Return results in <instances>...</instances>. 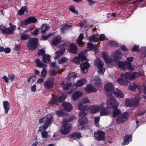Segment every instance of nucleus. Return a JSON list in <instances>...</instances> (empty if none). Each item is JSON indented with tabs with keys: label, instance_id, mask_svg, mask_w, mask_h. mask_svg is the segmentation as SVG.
Returning a JSON list of instances; mask_svg holds the SVG:
<instances>
[{
	"label": "nucleus",
	"instance_id": "4",
	"mask_svg": "<svg viewBox=\"0 0 146 146\" xmlns=\"http://www.w3.org/2000/svg\"><path fill=\"white\" fill-rule=\"evenodd\" d=\"M10 26L7 28L6 26L1 25H0V30L4 35H11L13 34L14 31L16 28L15 25L9 24Z\"/></svg>",
	"mask_w": 146,
	"mask_h": 146
},
{
	"label": "nucleus",
	"instance_id": "12",
	"mask_svg": "<svg viewBox=\"0 0 146 146\" xmlns=\"http://www.w3.org/2000/svg\"><path fill=\"white\" fill-rule=\"evenodd\" d=\"M94 136L97 140L102 141L105 139V132L102 131H98L94 134Z\"/></svg>",
	"mask_w": 146,
	"mask_h": 146
},
{
	"label": "nucleus",
	"instance_id": "10",
	"mask_svg": "<svg viewBox=\"0 0 146 146\" xmlns=\"http://www.w3.org/2000/svg\"><path fill=\"white\" fill-rule=\"evenodd\" d=\"M53 120V117L52 114H48L46 117H43L41 118L39 120L40 123H42L43 122L46 123L48 122V124H50L52 123Z\"/></svg>",
	"mask_w": 146,
	"mask_h": 146
},
{
	"label": "nucleus",
	"instance_id": "13",
	"mask_svg": "<svg viewBox=\"0 0 146 146\" xmlns=\"http://www.w3.org/2000/svg\"><path fill=\"white\" fill-rule=\"evenodd\" d=\"M82 117L78 120L79 123L78 128L80 130L84 128V125L88 123V119L86 117Z\"/></svg>",
	"mask_w": 146,
	"mask_h": 146
},
{
	"label": "nucleus",
	"instance_id": "62",
	"mask_svg": "<svg viewBox=\"0 0 146 146\" xmlns=\"http://www.w3.org/2000/svg\"><path fill=\"white\" fill-rule=\"evenodd\" d=\"M45 50L42 49H41L39 51H38L37 53V55L39 56L44 55L43 54L45 53Z\"/></svg>",
	"mask_w": 146,
	"mask_h": 146
},
{
	"label": "nucleus",
	"instance_id": "61",
	"mask_svg": "<svg viewBox=\"0 0 146 146\" xmlns=\"http://www.w3.org/2000/svg\"><path fill=\"white\" fill-rule=\"evenodd\" d=\"M120 48L121 50L123 52L127 51L129 50L127 49L126 46L125 45H122L120 46Z\"/></svg>",
	"mask_w": 146,
	"mask_h": 146
},
{
	"label": "nucleus",
	"instance_id": "7",
	"mask_svg": "<svg viewBox=\"0 0 146 146\" xmlns=\"http://www.w3.org/2000/svg\"><path fill=\"white\" fill-rule=\"evenodd\" d=\"M114 90L113 85L110 83H108L105 85L104 90L106 95L109 97L111 96H113L111 94L114 92Z\"/></svg>",
	"mask_w": 146,
	"mask_h": 146
},
{
	"label": "nucleus",
	"instance_id": "53",
	"mask_svg": "<svg viewBox=\"0 0 146 146\" xmlns=\"http://www.w3.org/2000/svg\"><path fill=\"white\" fill-rule=\"evenodd\" d=\"M140 56L142 59H144L146 56V49H144L143 50L142 52L141 53Z\"/></svg>",
	"mask_w": 146,
	"mask_h": 146
},
{
	"label": "nucleus",
	"instance_id": "11",
	"mask_svg": "<svg viewBox=\"0 0 146 146\" xmlns=\"http://www.w3.org/2000/svg\"><path fill=\"white\" fill-rule=\"evenodd\" d=\"M128 113L127 112L123 113L118 117L116 120V122L118 123H120L126 121L128 118Z\"/></svg>",
	"mask_w": 146,
	"mask_h": 146
},
{
	"label": "nucleus",
	"instance_id": "42",
	"mask_svg": "<svg viewBox=\"0 0 146 146\" xmlns=\"http://www.w3.org/2000/svg\"><path fill=\"white\" fill-rule=\"evenodd\" d=\"M27 8V6L22 7L21 9L18 11V14L19 15H23L24 13V12Z\"/></svg>",
	"mask_w": 146,
	"mask_h": 146
},
{
	"label": "nucleus",
	"instance_id": "24",
	"mask_svg": "<svg viewBox=\"0 0 146 146\" xmlns=\"http://www.w3.org/2000/svg\"><path fill=\"white\" fill-rule=\"evenodd\" d=\"M36 66L40 67H44L41 72L42 74L41 77L42 78H44L46 76L47 73L46 70H45L44 68H46L47 66L46 64H36Z\"/></svg>",
	"mask_w": 146,
	"mask_h": 146
},
{
	"label": "nucleus",
	"instance_id": "25",
	"mask_svg": "<svg viewBox=\"0 0 146 146\" xmlns=\"http://www.w3.org/2000/svg\"><path fill=\"white\" fill-rule=\"evenodd\" d=\"M94 85L96 87L99 86L102 84V80L98 77H95L92 80Z\"/></svg>",
	"mask_w": 146,
	"mask_h": 146
},
{
	"label": "nucleus",
	"instance_id": "43",
	"mask_svg": "<svg viewBox=\"0 0 146 146\" xmlns=\"http://www.w3.org/2000/svg\"><path fill=\"white\" fill-rule=\"evenodd\" d=\"M28 24H29V23L27 19L24 21H21L19 26L21 27H25L26 25Z\"/></svg>",
	"mask_w": 146,
	"mask_h": 146
},
{
	"label": "nucleus",
	"instance_id": "15",
	"mask_svg": "<svg viewBox=\"0 0 146 146\" xmlns=\"http://www.w3.org/2000/svg\"><path fill=\"white\" fill-rule=\"evenodd\" d=\"M68 50L69 52L73 54H76L78 49L77 45L74 43H72L68 45Z\"/></svg>",
	"mask_w": 146,
	"mask_h": 146
},
{
	"label": "nucleus",
	"instance_id": "49",
	"mask_svg": "<svg viewBox=\"0 0 146 146\" xmlns=\"http://www.w3.org/2000/svg\"><path fill=\"white\" fill-rule=\"evenodd\" d=\"M79 56L80 59V60L81 62L86 61L88 59L87 57L84 55L79 54Z\"/></svg>",
	"mask_w": 146,
	"mask_h": 146
},
{
	"label": "nucleus",
	"instance_id": "40",
	"mask_svg": "<svg viewBox=\"0 0 146 146\" xmlns=\"http://www.w3.org/2000/svg\"><path fill=\"white\" fill-rule=\"evenodd\" d=\"M29 24L35 23L37 21V19L34 17H30L27 19Z\"/></svg>",
	"mask_w": 146,
	"mask_h": 146
},
{
	"label": "nucleus",
	"instance_id": "37",
	"mask_svg": "<svg viewBox=\"0 0 146 146\" xmlns=\"http://www.w3.org/2000/svg\"><path fill=\"white\" fill-rule=\"evenodd\" d=\"M59 101L58 97L53 95L51 100L49 102V104L54 105L57 103Z\"/></svg>",
	"mask_w": 146,
	"mask_h": 146
},
{
	"label": "nucleus",
	"instance_id": "5",
	"mask_svg": "<svg viewBox=\"0 0 146 146\" xmlns=\"http://www.w3.org/2000/svg\"><path fill=\"white\" fill-rule=\"evenodd\" d=\"M38 44V39L36 38H33L28 40L27 46L29 50H33L36 48Z\"/></svg>",
	"mask_w": 146,
	"mask_h": 146
},
{
	"label": "nucleus",
	"instance_id": "39",
	"mask_svg": "<svg viewBox=\"0 0 146 146\" xmlns=\"http://www.w3.org/2000/svg\"><path fill=\"white\" fill-rule=\"evenodd\" d=\"M49 29L48 25L46 24H43L40 27L41 33H44Z\"/></svg>",
	"mask_w": 146,
	"mask_h": 146
},
{
	"label": "nucleus",
	"instance_id": "3",
	"mask_svg": "<svg viewBox=\"0 0 146 146\" xmlns=\"http://www.w3.org/2000/svg\"><path fill=\"white\" fill-rule=\"evenodd\" d=\"M107 104L108 108H112L114 110L112 113L113 117H115L121 113V110L117 109L119 106V104L117 103L113 96H111L108 98Z\"/></svg>",
	"mask_w": 146,
	"mask_h": 146
},
{
	"label": "nucleus",
	"instance_id": "26",
	"mask_svg": "<svg viewBox=\"0 0 146 146\" xmlns=\"http://www.w3.org/2000/svg\"><path fill=\"white\" fill-rule=\"evenodd\" d=\"M72 29V25L66 24L62 26L60 29V31L62 33L64 34L65 31L70 30Z\"/></svg>",
	"mask_w": 146,
	"mask_h": 146
},
{
	"label": "nucleus",
	"instance_id": "1",
	"mask_svg": "<svg viewBox=\"0 0 146 146\" xmlns=\"http://www.w3.org/2000/svg\"><path fill=\"white\" fill-rule=\"evenodd\" d=\"M78 107V109L81 111L79 115L80 117H83L88 113V110H90V112L91 114L96 113L99 111L102 107H103V106L102 104L98 105H96L91 106L88 108L87 106H83L82 104H79Z\"/></svg>",
	"mask_w": 146,
	"mask_h": 146
},
{
	"label": "nucleus",
	"instance_id": "45",
	"mask_svg": "<svg viewBox=\"0 0 146 146\" xmlns=\"http://www.w3.org/2000/svg\"><path fill=\"white\" fill-rule=\"evenodd\" d=\"M68 58L64 57H63L59 60L58 62L59 64H62L63 63H66L68 61Z\"/></svg>",
	"mask_w": 146,
	"mask_h": 146
},
{
	"label": "nucleus",
	"instance_id": "47",
	"mask_svg": "<svg viewBox=\"0 0 146 146\" xmlns=\"http://www.w3.org/2000/svg\"><path fill=\"white\" fill-rule=\"evenodd\" d=\"M70 10L74 13L76 15H78V11L76 10L75 9L74 7L73 6H71L69 8Z\"/></svg>",
	"mask_w": 146,
	"mask_h": 146
},
{
	"label": "nucleus",
	"instance_id": "31",
	"mask_svg": "<svg viewBox=\"0 0 146 146\" xmlns=\"http://www.w3.org/2000/svg\"><path fill=\"white\" fill-rule=\"evenodd\" d=\"M3 106L5 110V113L6 114H7L9 109V104L8 102L7 101H5L3 102Z\"/></svg>",
	"mask_w": 146,
	"mask_h": 146
},
{
	"label": "nucleus",
	"instance_id": "64",
	"mask_svg": "<svg viewBox=\"0 0 146 146\" xmlns=\"http://www.w3.org/2000/svg\"><path fill=\"white\" fill-rule=\"evenodd\" d=\"M105 61L106 63L110 64L112 61H113V59L111 57H109L108 56V58H107V60H106Z\"/></svg>",
	"mask_w": 146,
	"mask_h": 146
},
{
	"label": "nucleus",
	"instance_id": "44",
	"mask_svg": "<svg viewBox=\"0 0 146 146\" xmlns=\"http://www.w3.org/2000/svg\"><path fill=\"white\" fill-rule=\"evenodd\" d=\"M21 39L22 40H25L30 38V36L27 34L22 33L21 35Z\"/></svg>",
	"mask_w": 146,
	"mask_h": 146
},
{
	"label": "nucleus",
	"instance_id": "6",
	"mask_svg": "<svg viewBox=\"0 0 146 146\" xmlns=\"http://www.w3.org/2000/svg\"><path fill=\"white\" fill-rule=\"evenodd\" d=\"M65 119H63L62 121L63 125L61 127V133L63 134H68L71 128V125L70 124H67V123L65 122Z\"/></svg>",
	"mask_w": 146,
	"mask_h": 146
},
{
	"label": "nucleus",
	"instance_id": "20",
	"mask_svg": "<svg viewBox=\"0 0 146 146\" xmlns=\"http://www.w3.org/2000/svg\"><path fill=\"white\" fill-rule=\"evenodd\" d=\"M85 90L87 93L89 94L91 92H96L97 89L95 88L92 84H89L85 87Z\"/></svg>",
	"mask_w": 146,
	"mask_h": 146
},
{
	"label": "nucleus",
	"instance_id": "38",
	"mask_svg": "<svg viewBox=\"0 0 146 146\" xmlns=\"http://www.w3.org/2000/svg\"><path fill=\"white\" fill-rule=\"evenodd\" d=\"M99 34L98 33H96L95 34L93 35L92 36L89 37L88 39L90 42H95L98 39V36Z\"/></svg>",
	"mask_w": 146,
	"mask_h": 146
},
{
	"label": "nucleus",
	"instance_id": "46",
	"mask_svg": "<svg viewBox=\"0 0 146 146\" xmlns=\"http://www.w3.org/2000/svg\"><path fill=\"white\" fill-rule=\"evenodd\" d=\"M71 136L75 139H79L81 137L80 133L77 132L74 133L71 135Z\"/></svg>",
	"mask_w": 146,
	"mask_h": 146
},
{
	"label": "nucleus",
	"instance_id": "59",
	"mask_svg": "<svg viewBox=\"0 0 146 146\" xmlns=\"http://www.w3.org/2000/svg\"><path fill=\"white\" fill-rule=\"evenodd\" d=\"M106 36L104 34H101L98 37L99 39L101 41H104L105 39Z\"/></svg>",
	"mask_w": 146,
	"mask_h": 146
},
{
	"label": "nucleus",
	"instance_id": "63",
	"mask_svg": "<svg viewBox=\"0 0 146 146\" xmlns=\"http://www.w3.org/2000/svg\"><path fill=\"white\" fill-rule=\"evenodd\" d=\"M39 31L38 29H35L33 31H31V34L32 35L34 36H36L38 35Z\"/></svg>",
	"mask_w": 146,
	"mask_h": 146
},
{
	"label": "nucleus",
	"instance_id": "33",
	"mask_svg": "<svg viewBox=\"0 0 146 146\" xmlns=\"http://www.w3.org/2000/svg\"><path fill=\"white\" fill-rule=\"evenodd\" d=\"M133 59V57H128L126 58V61L124 62L119 61L117 64H131V62Z\"/></svg>",
	"mask_w": 146,
	"mask_h": 146
},
{
	"label": "nucleus",
	"instance_id": "21",
	"mask_svg": "<svg viewBox=\"0 0 146 146\" xmlns=\"http://www.w3.org/2000/svg\"><path fill=\"white\" fill-rule=\"evenodd\" d=\"M66 46H67L66 44L65 43H64L62 44L61 49L56 52L57 57L61 56L64 53L65 51V47Z\"/></svg>",
	"mask_w": 146,
	"mask_h": 146
},
{
	"label": "nucleus",
	"instance_id": "19",
	"mask_svg": "<svg viewBox=\"0 0 146 146\" xmlns=\"http://www.w3.org/2000/svg\"><path fill=\"white\" fill-rule=\"evenodd\" d=\"M83 93L81 91H75L72 95V98L73 100L75 101L80 97H81Z\"/></svg>",
	"mask_w": 146,
	"mask_h": 146
},
{
	"label": "nucleus",
	"instance_id": "54",
	"mask_svg": "<svg viewBox=\"0 0 146 146\" xmlns=\"http://www.w3.org/2000/svg\"><path fill=\"white\" fill-rule=\"evenodd\" d=\"M73 62L76 64H80V59L79 56L74 57L73 59Z\"/></svg>",
	"mask_w": 146,
	"mask_h": 146
},
{
	"label": "nucleus",
	"instance_id": "14",
	"mask_svg": "<svg viewBox=\"0 0 146 146\" xmlns=\"http://www.w3.org/2000/svg\"><path fill=\"white\" fill-rule=\"evenodd\" d=\"M50 67L52 68L49 72L50 75L51 76H54L56 75L57 71L59 69V68L57 64H51Z\"/></svg>",
	"mask_w": 146,
	"mask_h": 146
},
{
	"label": "nucleus",
	"instance_id": "23",
	"mask_svg": "<svg viewBox=\"0 0 146 146\" xmlns=\"http://www.w3.org/2000/svg\"><path fill=\"white\" fill-rule=\"evenodd\" d=\"M131 135H127L124 137L123 142L122 143L123 145L128 144L130 142L132 141Z\"/></svg>",
	"mask_w": 146,
	"mask_h": 146
},
{
	"label": "nucleus",
	"instance_id": "51",
	"mask_svg": "<svg viewBox=\"0 0 146 146\" xmlns=\"http://www.w3.org/2000/svg\"><path fill=\"white\" fill-rule=\"evenodd\" d=\"M100 120V116L97 117L95 118L94 122L96 126H99V123Z\"/></svg>",
	"mask_w": 146,
	"mask_h": 146
},
{
	"label": "nucleus",
	"instance_id": "17",
	"mask_svg": "<svg viewBox=\"0 0 146 146\" xmlns=\"http://www.w3.org/2000/svg\"><path fill=\"white\" fill-rule=\"evenodd\" d=\"M139 101L138 99L134 100L132 102L129 100L127 99L125 102V105L126 106H136L138 104Z\"/></svg>",
	"mask_w": 146,
	"mask_h": 146
},
{
	"label": "nucleus",
	"instance_id": "34",
	"mask_svg": "<svg viewBox=\"0 0 146 146\" xmlns=\"http://www.w3.org/2000/svg\"><path fill=\"white\" fill-rule=\"evenodd\" d=\"M90 67V64H80L81 70L83 73L87 72L88 69Z\"/></svg>",
	"mask_w": 146,
	"mask_h": 146
},
{
	"label": "nucleus",
	"instance_id": "58",
	"mask_svg": "<svg viewBox=\"0 0 146 146\" xmlns=\"http://www.w3.org/2000/svg\"><path fill=\"white\" fill-rule=\"evenodd\" d=\"M41 135L43 138H46L48 137V132L46 131H44L41 132Z\"/></svg>",
	"mask_w": 146,
	"mask_h": 146
},
{
	"label": "nucleus",
	"instance_id": "16",
	"mask_svg": "<svg viewBox=\"0 0 146 146\" xmlns=\"http://www.w3.org/2000/svg\"><path fill=\"white\" fill-rule=\"evenodd\" d=\"M118 68H120L123 70H126L133 71L134 70L133 66L132 64H117Z\"/></svg>",
	"mask_w": 146,
	"mask_h": 146
},
{
	"label": "nucleus",
	"instance_id": "57",
	"mask_svg": "<svg viewBox=\"0 0 146 146\" xmlns=\"http://www.w3.org/2000/svg\"><path fill=\"white\" fill-rule=\"evenodd\" d=\"M102 57L105 61L107 60L108 58V54L105 52H104L102 54Z\"/></svg>",
	"mask_w": 146,
	"mask_h": 146
},
{
	"label": "nucleus",
	"instance_id": "60",
	"mask_svg": "<svg viewBox=\"0 0 146 146\" xmlns=\"http://www.w3.org/2000/svg\"><path fill=\"white\" fill-rule=\"evenodd\" d=\"M64 114V111L63 110H60L57 111L56 114L59 116H62Z\"/></svg>",
	"mask_w": 146,
	"mask_h": 146
},
{
	"label": "nucleus",
	"instance_id": "2",
	"mask_svg": "<svg viewBox=\"0 0 146 146\" xmlns=\"http://www.w3.org/2000/svg\"><path fill=\"white\" fill-rule=\"evenodd\" d=\"M142 75L140 73L134 72L133 73L126 72L125 74L122 73L121 75V78L117 80V82L119 84L126 86L130 83L131 79Z\"/></svg>",
	"mask_w": 146,
	"mask_h": 146
},
{
	"label": "nucleus",
	"instance_id": "27",
	"mask_svg": "<svg viewBox=\"0 0 146 146\" xmlns=\"http://www.w3.org/2000/svg\"><path fill=\"white\" fill-rule=\"evenodd\" d=\"M62 106L64 107L66 111H71L72 109V105L69 103L64 102L62 104Z\"/></svg>",
	"mask_w": 146,
	"mask_h": 146
},
{
	"label": "nucleus",
	"instance_id": "9",
	"mask_svg": "<svg viewBox=\"0 0 146 146\" xmlns=\"http://www.w3.org/2000/svg\"><path fill=\"white\" fill-rule=\"evenodd\" d=\"M54 79L53 78H48L45 82L44 83V86L45 88L47 89L52 88L54 85Z\"/></svg>",
	"mask_w": 146,
	"mask_h": 146
},
{
	"label": "nucleus",
	"instance_id": "32",
	"mask_svg": "<svg viewBox=\"0 0 146 146\" xmlns=\"http://www.w3.org/2000/svg\"><path fill=\"white\" fill-rule=\"evenodd\" d=\"M115 96L118 98H123L124 94L123 92L119 89L117 88L115 92H113Z\"/></svg>",
	"mask_w": 146,
	"mask_h": 146
},
{
	"label": "nucleus",
	"instance_id": "48",
	"mask_svg": "<svg viewBox=\"0 0 146 146\" xmlns=\"http://www.w3.org/2000/svg\"><path fill=\"white\" fill-rule=\"evenodd\" d=\"M53 33H50L47 36H45L44 35H42L41 36V38H42L41 40H46L48 39L49 37L52 36L53 35Z\"/></svg>",
	"mask_w": 146,
	"mask_h": 146
},
{
	"label": "nucleus",
	"instance_id": "41",
	"mask_svg": "<svg viewBox=\"0 0 146 146\" xmlns=\"http://www.w3.org/2000/svg\"><path fill=\"white\" fill-rule=\"evenodd\" d=\"M86 81V79L85 78H84L83 79L78 81L76 84H75V85L76 87L81 86H83Z\"/></svg>",
	"mask_w": 146,
	"mask_h": 146
},
{
	"label": "nucleus",
	"instance_id": "56",
	"mask_svg": "<svg viewBox=\"0 0 146 146\" xmlns=\"http://www.w3.org/2000/svg\"><path fill=\"white\" fill-rule=\"evenodd\" d=\"M137 88V86L135 85V83H133L130 85L129 86V89L131 90L135 91L136 88Z\"/></svg>",
	"mask_w": 146,
	"mask_h": 146
},
{
	"label": "nucleus",
	"instance_id": "22",
	"mask_svg": "<svg viewBox=\"0 0 146 146\" xmlns=\"http://www.w3.org/2000/svg\"><path fill=\"white\" fill-rule=\"evenodd\" d=\"M100 115L101 116L106 115L109 114L110 112L109 110L108 107L105 108L102 107L100 109Z\"/></svg>",
	"mask_w": 146,
	"mask_h": 146
},
{
	"label": "nucleus",
	"instance_id": "52",
	"mask_svg": "<svg viewBox=\"0 0 146 146\" xmlns=\"http://www.w3.org/2000/svg\"><path fill=\"white\" fill-rule=\"evenodd\" d=\"M131 50L132 51H134L136 52H139V46L136 45H134L132 48Z\"/></svg>",
	"mask_w": 146,
	"mask_h": 146
},
{
	"label": "nucleus",
	"instance_id": "28",
	"mask_svg": "<svg viewBox=\"0 0 146 146\" xmlns=\"http://www.w3.org/2000/svg\"><path fill=\"white\" fill-rule=\"evenodd\" d=\"M96 66L98 69V74H100L103 73L105 72L106 68L104 67V64H95Z\"/></svg>",
	"mask_w": 146,
	"mask_h": 146
},
{
	"label": "nucleus",
	"instance_id": "55",
	"mask_svg": "<svg viewBox=\"0 0 146 146\" xmlns=\"http://www.w3.org/2000/svg\"><path fill=\"white\" fill-rule=\"evenodd\" d=\"M84 38L83 34L82 33H81L79 35L78 37V38L76 40L77 42H80L82 41V40Z\"/></svg>",
	"mask_w": 146,
	"mask_h": 146
},
{
	"label": "nucleus",
	"instance_id": "50",
	"mask_svg": "<svg viewBox=\"0 0 146 146\" xmlns=\"http://www.w3.org/2000/svg\"><path fill=\"white\" fill-rule=\"evenodd\" d=\"M109 44L111 47L118 46V44L115 41H111L109 42Z\"/></svg>",
	"mask_w": 146,
	"mask_h": 146
},
{
	"label": "nucleus",
	"instance_id": "30",
	"mask_svg": "<svg viewBox=\"0 0 146 146\" xmlns=\"http://www.w3.org/2000/svg\"><path fill=\"white\" fill-rule=\"evenodd\" d=\"M87 48H89L90 50L96 51L98 48L96 45H94L92 43L89 42L87 43Z\"/></svg>",
	"mask_w": 146,
	"mask_h": 146
},
{
	"label": "nucleus",
	"instance_id": "29",
	"mask_svg": "<svg viewBox=\"0 0 146 146\" xmlns=\"http://www.w3.org/2000/svg\"><path fill=\"white\" fill-rule=\"evenodd\" d=\"M50 55L44 54L42 55V61L44 63H49L50 61Z\"/></svg>",
	"mask_w": 146,
	"mask_h": 146
},
{
	"label": "nucleus",
	"instance_id": "36",
	"mask_svg": "<svg viewBox=\"0 0 146 146\" xmlns=\"http://www.w3.org/2000/svg\"><path fill=\"white\" fill-rule=\"evenodd\" d=\"M61 85L63 86L64 89L67 90L69 89L70 87L71 86V84L70 83L67 82H62L61 84Z\"/></svg>",
	"mask_w": 146,
	"mask_h": 146
},
{
	"label": "nucleus",
	"instance_id": "35",
	"mask_svg": "<svg viewBox=\"0 0 146 146\" xmlns=\"http://www.w3.org/2000/svg\"><path fill=\"white\" fill-rule=\"evenodd\" d=\"M48 122L44 123V125L43 126L39 127L38 131H40L41 132V133L43 131H45L47 129L48 126L50 124H48Z\"/></svg>",
	"mask_w": 146,
	"mask_h": 146
},
{
	"label": "nucleus",
	"instance_id": "18",
	"mask_svg": "<svg viewBox=\"0 0 146 146\" xmlns=\"http://www.w3.org/2000/svg\"><path fill=\"white\" fill-rule=\"evenodd\" d=\"M62 37L60 36H57L54 37L51 41V43L54 46H56L61 42Z\"/></svg>",
	"mask_w": 146,
	"mask_h": 146
},
{
	"label": "nucleus",
	"instance_id": "8",
	"mask_svg": "<svg viewBox=\"0 0 146 146\" xmlns=\"http://www.w3.org/2000/svg\"><path fill=\"white\" fill-rule=\"evenodd\" d=\"M112 57L113 58V61L115 63L117 62L119 60H121L123 57V54L121 51L119 50H117L114 52L112 54Z\"/></svg>",
	"mask_w": 146,
	"mask_h": 146
}]
</instances>
